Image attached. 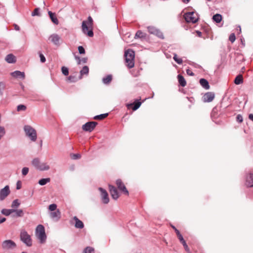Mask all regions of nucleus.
<instances>
[{"label":"nucleus","mask_w":253,"mask_h":253,"mask_svg":"<svg viewBox=\"0 0 253 253\" xmlns=\"http://www.w3.org/2000/svg\"><path fill=\"white\" fill-rule=\"evenodd\" d=\"M61 71H62V74L64 76H67L69 74V69L68 68H67L65 66L62 67Z\"/></svg>","instance_id":"58836bf2"},{"label":"nucleus","mask_w":253,"mask_h":253,"mask_svg":"<svg viewBox=\"0 0 253 253\" xmlns=\"http://www.w3.org/2000/svg\"><path fill=\"white\" fill-rule=\"evenodd\" d=\"M108 115V113H105L100 114L99 115H96L94 117L93 119L95 120H103L104 118H105L106 117H107Z\"/></svg>","instance_id":"72a5a7b5"},{"label":"nucleus","mask_w":253,"mask_h":253,"mask_svg":"<svg viewBox=\"0 0 253 253\" xmlns=\"http://www.w3.org/2000/svg\"><path fill=\"white\" fill-rule=\"evenodd\" d=\"M186 73L187 74V75L191 76H194V73L189 69H188L186 70Z\"/></svg>","instance_id":"864d4df0"},{"label":"nucleus","mask_w":253,"mask_h":253,"mask_svg":"<svg viewBox=\"0 0 253 253\" xmlns=\"http://www.w3.org/2000/svg\"><path fill=\"white\" fill-rule=\"evenodd\" d=\"M49 40L54 44L56 45H60V41L61 40V37L57 34H53L49 37Z\"/></svg>","instance_id":"ddd939ff"},{"label":"nucleus","mask_w":253,"mask_h":253,"mask_svg":"<svg viewBox=\"0 0 253 253\" xmlns=\"http://www.w3.org/2000/svg\"><path fill=\"white\" fill-rule=\"evenodd\" d=\"M1 246L4 250H10L15 248L16 245L14 241L11 240H7L2 243Z\"/></svg>","instance_id":"0eeeda50"},{"label":"nucleus","mask_w":253,"mask_h":253,"mask_svg":"<svg viewBox=\"0 0 253 253\" xmlns=\"http://www.w3.org/2000/svg\"><path fill=\"white\" fill-rule=\"evenodd\" d=\"M112 80V76L108 75L106 77L103 78L102 82L104 84H109Z\"/></svg>","instance_id":"cd10ccee"},{"label":"nucleus","mask_w":253,"mask_h":253,"mask_svg":"<svg viewBox=\"0 0 253 253\" xmlns=\"http://www.w3.org/2000/svg\"><path fill=\"white\" fill-rule=\"evenodd\" d=\"M147 29L150 34L155 35L162 39L164 38L162 32L155 27L153 26H148Z\"/></svg>","instance_id":"9d476101"},{"label":"nucleus","mask_w":253,"mask_h":253,"mask_svg":"<svg viewBox=\"0 0 253 253\" xmlns=\"http://www.w3.org/2000/svg\"><path fill=\"white\" fill-rule=\"evenodd\" d=\"M26 109V106L24 105H19L17 107V110L18 111H25Z\"/></svg>","instance_id":"37998d69"},{"label":"nucleus","mask_w":253,"mask_h":253,"mask_svg":"<svg viewBox=\"0 0 253 253\" xmlns=\"http://www.w3.org/2000/svg\"><path fill=\"white\" fill-rule=\"evenodd\" d=\"M14 29L15 30H16V31H19L20 30V27H19V26H18L16 24H14Z\"/></svg>","instance_id":"bf43d9fd"},{"label":"nucleus","mask_w":253,"mask_h":253,"mask_svg":"<svg viewBox=\"0 0 253 253\" xmlns=\"http://www.w3.org/2000/svg\"><path fill=\"white\" fill-rule=\"evenodd\" d=\"M29 172V168L27 167H24L22 169V173L23 175L25 176L28 174Z\"/></svg>","instance_id":"de8ad7c7"},{"label":"nucleus","mask_w":253,"mask_h":253,"mask_svg":"<svg viewBox=\"0 0 253 253\" xmlns=\"http://www.w3.org/2000/svg\"><path fill=\"white\" fill-rule=\"evenodd\" d=\"M67 81L70 83H75L78 81V79L75 76H70L67 78Z\"/></svg>","instance_id":"c9c22d12"},{"label":"nucleus","mask_w":253,"mask_h":253,"mask_svg":"<svg viewBox=\"0 0 253 253\" xmlns=\"http://www.w3.org/2000/svg\"><path fill=\"white\" fill-rule=\"evenodd\" d=\"M195 15L194 12H189L184 15V18L187 23H195L198 21V18Z\"/></svg>","instance_id":"6e6552de"},{"label":"nucleus","mask_w":253,"mask_h":253,"mask_svg":"<svg viewBox=\"0 0 253 253\" xmlns=\"http://www.w3.org/2000/svg\"><path fill=\"white\" fill-rule=\"evenodd\" d=\"M116 183L118 187V188L120 190L123 191L124 193V194H125L126 195H128V190L126 189L125 185L123 183V182L121 179H117L116 180Z\"/></svg>","instance_id":"2eb2a0df"},{"label":"nucleus","mask_w":253,"mask_h":253,"mask_svg":"<svg viewBox=\"0 0 253 253\" xmlns=\"http://www.w3.org/2000/svg\"><path fill=\"white\" fill-rule=\"evenodd\" d=\"M222 16L220 14H216L212 17L213 20L217 23H220L222 20Z\"/></svg>","instance_id":"c756f323"},{"label":"nucleus","mask_w":253,"mask_h":253,"mask_svg":"<svg viewBox=\"0 0 253 253\" xmlns=\"http://www.w3.org/2000/svg\"><path fill=\"white\" fill-rule=\"evenodd\" d=\"M39 8H36L34 9L33 12L32 13V16H39L40 15V12H39Z\"/></svg>","instance_id":"a18cd8bd"},{"label":"nucleus","mask_w":253,"mask_h":253,"mask_svg":"<svg viewBox=\"0 0 253 253\" xmlns=\"http://www.w3.org/2000/svg\"><path fill=\"white\" fill-rule=\"evenodd\" d=\"M70 157L73 160H78L81 158V155L80 154H71Z\"/></svg>","instance_id":"ea45409f"},{"label":"nucleus","mask_w":253,"mask_h":253,"mask_svg":"<svg viewBox=\"0 0 253 253\" xmlns=\"http://www.w3.org/2000/svg\"><path fill=\"white\" fill-rule=\"evenodd\" d=\"M134 52L131 49H128L125 52L124 56L126 66L129 68L131 69L134 67Z\"/></svg>","instance_id":"f03ea898"},{"label":"nucleus","mask_w":253,"mask_h":253,"mask_svg":"<svg viewBox=\"0 0 253 253\" xmlns=\"http://www.w3.org/2000/svg\"><path fill=\"white\" fill-rule=\"evenodd\" d=\"M173 59L178 64H181L183 62L182 59L178 58L176 54H174Z\"/></svg>","instance_id":"4c0bfd02"},{"label":"nucleus","mask_w":253,"mask_h":253,"mask_svg":"<svg viewBox=\"0 0 253 253\" xmlns=\"http://www.w3.org/2000/svg\"><path fill=\"white\" fill-rule=\"evenodd\" d=\"M177 79L178 83L181 86L184 87L186 85V82L184 78L182 75H178L177 76Z\"/></svg>","instance_id":"a878e982"},{"label":"nucleus","mask_w":253,"mask_h":253,"mask_svg":"<svg viewBox=\"0 0 253 253\" xmlns=\"http://www.w3.org/2000/svg\"><path fill=\"white\" fill-rule=\"evenodd\" d=\"M200 84L205 89H209L210 86L208 81L205 79H201L200 80Z\"/></svg>","instance_id":"4be33fe9"},{"label":"nucleus","mask_w":253,"mask_h":253,"mask_svg":"<svg viewBox=\"0 0 253 253\" xmlns=\"http://www.w3.org/2000/svg\"><path fill=\"white\" fill-rule=\"evenodd\" d=\"M93 20L91 16H88L87 21H84L82 24L83 32L89 37L93 36L92 31Z\"/></svg>","instance_id":"f257e3e1"},{"label":"nucleus","mask_w":253,"mask_h":253,"mask_svg":"<svg viewBox=\"0 0 253 253\" xmlns=\"http://www.w3.org/2000/svg\"><path fill=\"white\" fill-rule=\"evenodd\" d=\"M146 34L141 31H138L135 35V38H145Z\"/></svg>","instance_id":"2f4dec72"},{"label":"nucleus","mask_w":253,"mask_h":253,"mask_svg":"<svg viewBox=\"0 0 253 253\" xmlns=\"http://www.w3.org/2000/svg\"><path fill=\"white\" fill-rule=\"evenodd\" d=\"M32 164L36 169L41 171L48 170L50 169V167L47 163L41 162L37 158L32 160Z\"/></svg>","instance_id":"7ed1b4c3"},{"label":"nucleus","mask_w":253,"mask_h":253,"mask_svg":"<svg viewBox=\"0 0 253 253\" xmlns=\"http://www.w3.org/2000/svg\"><path fill=\"white\" fill-rule=\"evenodd\" d=\"M84 253H94V250L92 247H87L84 249Z\"/></svg>","instance_id":"e433bc0d"},{"label":"nucleus","mask_w":253,"mask_h":253,"mask_svg":"<svg viewBox=\"0 0 253 253\" xmlns=\"http://www.w3.org/2000/svg\"><path fill=\"white\" fill-rule=\"evenodd\" d=\"M97 125V123L96 122H88L83 125L82 129L85 131L91 132Z\"/></svg>","instance_id":"1a4fd4ad"},{"label":"nucleus","mask_w":253,"mask_h":253,"mask_svg":"<svg viewBox=\"0 0 253 253\" xmlns=\"http://www.w3.org/2000/svg\"><path fill=\"white\" fill-rule=\"evenodd\" d=\"M19 181L17 182V185H16V189H20L21 187V185L19 184Z\"/></svg>","instance_id":"e2e57ef3"},{"label":"nucleus","mask_w":253,"mask_h":253,"mask_svg":"<svg viewBox=\"0 0 253 253\" xmlns=\"http://www.w3.org/2000/svg\"><path fill=\"white\" fill-rule=\"evenodd\" d=\"M24 130L26 136H27L31 140L35 141L37 140V135L36 130L31 126L29 125L25 126Z\"/></svg>","instance_id":"39448f33"},{"label":"nucleus","mask_w":253,"mask_h":253,"mask_svg":"<svg viewBox=\"0 0 253 253\" xmlns=\"http://www.w3.org/2000/svg\"><path fill=\"white\" fill-rule=\"evenodd\" d=\"M78 50H79V52L81 54L85 53V50H84V48L83 47V46H79L78 47Z\"/></svg>","instance_id":"09e8293b"},{"label":"nucleus","mask_w":253,"mask_h":253,"mask_svg":"<svg viewBox=\"0 0 253 253\" xmlns=\"http://www.w3.org/2000/svg\"><path fill=\"white\" fill-rule=\"evenodd\" d=\"M20 85H21V86L22 89L23 90V89H24V85H23L22 84H20Z\"/></svg>","instance_id":"774afa93"},{"label":"nucleus","mask_w":253,"mask_h":253,"mask_svg":"<svg viewBox=\"0 0 253 253\" xmlns=\"http://www.w3.org/2000/svg\"><path fill=\"white\" fill-rule=\"evenodd\" d=\"M49 215L50 217L55 221H58L61 217V212L59 210L51 212Z\"/></svg>","instance_id":"f3484780"},{"label":"nucleus","mask_w":253,"mask_h":253,"mask_svg":"<svg viewBox=\"0 0 253 253\" xmlns=\"http://www.w3.org/2000/svg\"><path fill=\"white\" fill-rule=\"evenodd\" d=\"M141 105V102L138 101V100H136L134 101L133 103L128 104L127 107H129V106L133 105L132 109L133 111H135L139 108Z\"/></svg>","instance_id":"393cba45"},{"label":"nucleus","mask_w":253,"mask_h":253,"mask_svg":"<svg viewBox=\"0 0 253 253\" xmlns=\"http://www.w3.org/2000/svg\"><path fill=\"white\" fill-rule=\"evenodd\" d=\"M20 203L18 199H15L12 202L11 207L13 209L17 208L19 207Z\"/></svg>","instance_id":"f704fd0d"},{"label":"nucleus","mask_w":253,"mask_h":253,"mask_svg":"<svg viewBox=\"0 0 253 253\" xmlns=\"http://www.w3.org/2000/svg\"><path fill=\"white\" fill-rule=\"evenodd\" d=\"M109 188L112 198L114 200L118 199L119 195L116 187L113 185H109Z\"/></svg>","instance_id":"4468645a"},{"label":"nucleus","mask_w":253,"mask_h":253,"mask_svg":"<svg viewBox=\"0 0 253 253\" xmlns=\"http://www.w3.org/2000/svg\"><path fill=\"white\" fill-rule=\"evenodd\" d=\"M5 133L4 127L0 126V140L4 135Z\"/></svg>","instance_id":"a19ab883"},{"label":"nucleus","mask_w":253,"mask_h":253,"mask_svg":"<svg viewBox=\"0 0 253 253\" xmlns=\"http://www.w3.org/2000/svg\"><path fill=\"white\" fill-rule=\"evenodd\" d=\"M73 219L75 221V227L76 228L82 229L84 227L83 222L80 220L77 216H74Z\"/></svg>","instance_id":"412c9836"},{"label":"nucleus","mask_w":253,"mask_h":253,"mask_svg":"<svg viewBox=\"0 0 253 253\" xmlns=\"http://www.w3.org/2000/svg\"><path fill=\"white\" fill-rule=\"evenodd\" d=\"M82 63H86L87 62V58L85 57V58H83L82 59Z\"/></svg>","instance_id":"13d9d810"},{"label":"nucleus","mask_w":253,"mask_h":253,"mask_svg":"<svg viewBox=\"0 0 253 253\" xmlns=\"http://www.w3.org/2000/svg\"><path fill=\"white\" fill-rule=\"evenodd\" d=\"M98 190L101 193V196L103 203L105 204H108L109 202V198L107 191L101 187H99Z\"/></svg>","instance_id":"9b49d317"},{"label":"nucleus","mask_w":253,"mask_h":253,"mask_svg":"<svg viewBox=\"0 0 253 253\" xmlns=\"http://www.w3.org/2000/svg\"><path fill=\"white\" fill-rule=\"evenodd\" d=\"M184 248V249L188 253H191V252H190V250L188 246V245H187L186 243H185V244L183 245Z\"/></svg>","instance_id":"603ef678"},{"label":"nucleus","mask_w":253,"mask_h":253,"mask_svg":"<svg viewBox=\"0 0 253 253\" xmlns=\"http://www.w3.org/2000/svg\"><path fill=\"white\" fill-rule=\"evenodd\" d=\"M178 239L179 240L180 242H181V243L182 244V245H184L186 243L185 241L184 240V239H183V236L181 237H180L178 238Z\"/></svg>","instance_id":"6e6d98bb"},{"label":"nucleus","mask_w":253,"mask_h":253,"mask_svg":"<svg viewBox=\"0 0 253 253\" xmlns=\"http://www.w3.org/2000/svg\"><path fill=\"white\" fill-rule=\"evenodd\" d=\"M5 88V84L2 82H0V95L2 96L3 95V90Z\"/></svg>","instance_id":"79ce46f5"},{"label":"nucleus","mask_w":253,"mask_h":253,"mask_svg":"<svg viewBox=\"0 0 253 253\" xmlns=\"http://www.w3.org/2000/svg\"><path fill=\"white\" fill-rule=\"evenodd\" d=\"M9 187L8 185L5 186L0 190V200L3 201L10 193Z\"/></svg>","instance_id":"f8f14e48"},{"label":"nucleus","mask_w":253,"mask_h":253,"mask_svg":"<svg viewBox=\"0 0 253 253\" xmlns=\"http://www.w3.org/2000/svg\"><path fill=\"white\" fill-rule=\"evenodd\" d=\"M197 33L199 37H201L202 35V33L200 31H197Z\"/></svg>","instance_id":"69168bd1"},{"label":"nucleus","mask_w":253,"mask_h":253,"mask_svg":"<svg viewBox=\"0 0 253 253\" xmlns=\"http://www.w3.org/2000/svg\"><path fill=\"white\" fill-rule=\"evenodd\" d=\"M5 60L8 63H14L16 61L15 56L12 54H8L5 57Z\"/></svg>","instance_id":"5701e85b"},{"label":"nucleus","mask_w":253,"mask_h":253,"mask_svg":"<svg viewBox=\"0 0 253 253\" xmlns=\"http://www.w3.org/2000/svg\"><path fill=\"white\" fill-rule=\"evenodd\" d=\"M57 205L55 204H52L49 206L48 209L51 211H53L56 210Z\"/></svg>","instance_id":"c03bdc74"},{"label":"nucleus","mask_w":253,"mask_h":253,"mask_svg":"<svg viewBox=\"0 0 253 253\" xmlns=\"http://www.w3.org/2000/svg\"><path fill=\"white\" fill-rule=\"evenodd\" d=\"M36 235L41 243L45 242L46 236L45 233L44 227L42 225L39 224L37 226L36 229Z\"/></svg>","instance_id":"20e7f679"},{"label":"nucleus","mask_w":253,"mask_h":253,"mask_svg":"<svg viewBox=\"0 0 253 253\" xmlns=\"http://www.w3.org/2000/svg\"><path fill=\"white\" fill-rule=\"evenodd\" d=\"M1 213L5 216H8V215H10L11 214L13 213V209H3L1 211Z\"/></svg>","instance_id":"7c9ffc66"},{"label":"nucleus","mask_w":253,"mask_h":253,"mask_svg":"<svg viewBox=\"0 0 253 253\" xmlns=\"http://www.w3.org/2000/svg\"><path fill=\"white\" fill-rule=\"evenodd\" d=\"M13 213L11 215L12 217H22L24 215V212L22 209H13Z\"/></svg>","instance_id":"aec40b11"},{"label":"nucleus","mask_w":253,"mask_h":253,"mask_svg":"<svg viewBox=\"0 0 253 253\" xmlns=\"http://www.w3.org/2000/svg\"><path fill=\"white\" fill-rule=\"evenodd\" d=\"M40 60H41V61L42 62V63H44L45 62V57H44V56L42 54V53H40Z\"/></svg>","instance_id":"3c124183"},{"label":"nucleus","mask_w":253,"mask_h":253,"mask_svg":"<svg viewBox=\"0 0 253 253\" xmlns=\"http://www.w3.org/2000/svg\"><path fill=\"white\" fill-rule=\"evenodd\" d=\"M20 239L28 247H31L32 245V240L30 236L28 234L27 232L24 230L21 231Z\"/></svg>","instance_id":"423d86ee"},{"label":"nucleus","mask_w":253,"mask_h":253,"mask_svg":"<svg viewBox=\"0 0 253 253\" xmlns=\"http://www.w3.org/2000/svg\"><path fill=\"white\" fill-rule=\"evenodd\" d=\"M245 184L247 187H253V176L251 172L246 176Z\"/></svg>","instance_id":"a211bd4d"},{"label":"nucleus","mask_w":253,"mask_h":253,"mask_svg":"<svg viewBox=\"0 0 253 253\" xmlns=\"http://www.w3.org/2000/svg\"><path fill=\"white\" fill-rule=\"evenodd\" d=\"M171 227H172V228L174 230V231H175V233L176 232V231H177V230H178V229H177L175 228V227L174 226L172 225V226H171Z\"/></svg>","instance_id":"0e129e2a"},{"label":"nucleus","mask_w":253,"mask_h":253,"mask_svg":"<svg viewBox=\"0 0 253 253\" xmlns=\"http://www.w3.org/2000/svg\"><path fill=\"white\" fill-rule=\"evenodd\" d=\"M236 40L235 35L234 33L231 34L229 38V40L232 42H234Z\"/></svg>","instance_id":"49530a36"},{"label":"nucleus","mask_w":253,"mask_h":253,"mask_svg":"<svg viewBox=\"0 0 253 253\" xmlns=\"http://www.w3.org/2000/svg\"><path fill=\"white\" fill-rule=\"evenodd\" d=\"M214 93L212 92H208L204 95V101L205 102H210L214 98Z\"/></svg>","instance_id":"dca6fc26"},{"label":"nucleus","mask_w":253,"mask_h":253,"mask_svg":"<svg viewBox=\"0 0 253 253\" xmlns=\"http://www.w3.org/2000/svg\"><path fill=\"white\" fill-rule=\"evenodd\" d=\"M89 72V68L87 66H84L80 71V79L82 78V76L84 75H87Z\"/></svg>","instance_id":"bb28decb"},{"label":"nucleus","mask_w":253,"mask_h":253,"mask_svg":"<svg viewBox=\"0 0 253 253\" xmlns=\"http://www.w3.org/2000/svg\"><path fill=\"white\" fill-rule=\"evenodd\" d=\"M75 57L76 60L77 61L78 64V65L81 64V63H82V60L80 59V57L77 56H75Z\"/></svg>","instance_id":"5fc2aeb1"},{"label":"nucleus","mask_w":253,"mask_h":253,"mask_svg":"<svg viewBox=\"0 0 253 253\" xmlns=\"http://www.w3.org/2000/svg\"><path fill=\"white\" fill-rule=\"evenodd\" d=\"M236 120L239 123H241L243 122V117L241 115L238 114L236 117Z\"/></svg>","instance_id":"8fccbe9b"},{"label":"nucleus","mask_w":253,"mask_h":253,"mask_svg":"<svg viewBox=\"0 0 253 253\" xmlns=\"http://www.w3.org/2000/svg\"><path fill=\"white\" fill-rule=\"evenodd\" d=\"M6 221V218L5 217H2L0 219V224Z\"/></svg>","instance_id":"680f3d73"},{"label":"nucleus","mask_w":253,"mask_h":253,"mask_svg":"<svg viewBox=\"0 0 253 253\" xmlns=\"http://www.w3.org/2000/svg\"><path fill=\"white\" fill-rule=\"evenodd\" d=\"M48 14L49 16V17L52 21V22L55 25H58L59 24V21L57 19V17L55 16V13L52 12L50 11L48 12Z\"/></svg>","instance_id":"b1692460"},{"label":"nucleus","mask_w":253,"mask_h":253,"mask_svg":"<svg viewBox=\"0 0 253 253\" xmlns=\"http://www.w3.org/2000/svg\"><path fill=\"white\" fill-rule=\"evenodd\" d=\"M249 118L251 121H253V114H250L249 116Z\"/></svg>","instance_id":"052dcab7"},{"label":"nucleus","mask_w":253,"mask_h":253,"mask_svg":"<svg viewBox=\"0 0 253 253\" xmlns=\"http://www.w3.org/2000/svg\"><path fill=\"white\" fill-rule=\"evenodd\" d=\"M185 3H187L190 0H182Z\"/></svg>","instance_id":"338daca9"},{"label":"nucleus","mask_w":253,"mask_h":253,"mask_svg":"<svg viewBox=\"0 0 253 253\" xmlns=\"http://www.w3.org/2000/svg\"><path fill=\"white\" fill-rule=\"evenodd\" d=\"M50 178H42L41 179H40L39 182H38V183L40 185H45L46 183H47L48 182H49L50 181Z\"/></svg>","instance_id":"473e14b6"},{"label":"nucleus","mask_w":253,"mask_h":253,"mask_svg":"<svg viewBox=\"0 0 253 253\" xmlns=\"http://www.w3.org/2000/svg\"><path fill=\"white\" fill-rule=\"evenodd\" d=\"M243 82V76L241 74L237 76L234 80V83L237 85L240 84Z\"/></svg>","instance_id":"c85d7f7f"},{"label":"nucleus","mask_w":253,"mask_h":253,"mask_svg":"<svg viewBox=\"0 0 253 253\" xmlns=\"http://www.w3.org/2000/svg\"><path fill=\"white\" fill-rule=\"evenodd\" d=\"M11 75L14 78H20L22 79H24L25 77L24 72L19 71H15L11 73Z\"/></svg>","instance_id":"6ab92c4d"},{"label":"nucleus","mask_w":253,"mask_h":253,"mask_svg":"<svg viewBox=\"0 0 253 253\" xmlns=\"http://www.w3.org/2000/svg\"><path fill=\"white\" fill-rule=\"evenodd\" d=\"M176 234L177 235L178 238L182 237V235L180 234L179 230L176 231Z\"/></svg>","instance_id":"4d7b16f0"}]
</instances>
